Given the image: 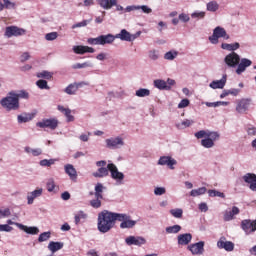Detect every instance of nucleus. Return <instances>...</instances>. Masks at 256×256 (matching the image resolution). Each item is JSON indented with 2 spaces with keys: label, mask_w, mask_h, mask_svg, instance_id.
<instances>
[{
  "label": "nucleus",
  "mask_w": 256,
  "mask_h": 256,
  "mask_svg": "<svg viewBox=\"0 0 256 256\" xmlns=\"http://www.w3.org/2000/svg\"><path fill=\"white\" fill-rule=\"evenodd\" d=\"M115 39H120V41H127L131 43V34L126 29H122L120 33L114 35Z\"/></svg>",
  "instance_id": "29"
},
{
  "label": "nucleus",
  "mask_w": 256,
  "mask_h": 256,
  "mask_svg": "<svg viewBox=\"0 0 256 256\" xmlns=\"http://www.w3.org/2000/svg\"><path fill=\"white\" fill-rule=\"evenodd\" d=\"M178 18L182 23H189V21H191V18L186 13L179 14Z\"/></svg>",
  "instance_id": "61"
},
{
  "label": "nucleus",
  "mask_w": 256,
  "mask_h": 256,
  "mask_svg": "<svg viewBox=\"0 0 256 256\" xmlns=\"http://www.w3.org/2000/svg\"><path fill=\"white\" fill-rule=\"evenodd\" d=\"M148 57L151 61H157L161 55L159 54V50L152 49L148 52Z\"/></svg>",
  "instance_id": "44"
},
{
  "label": "nucleus",
  "mask_w": 256,
  "mask_h": 256,
  "mask_svg": "<svg viewBox=\"0 0 256 256\" xmlns=\"http://www.w3.org/2000/svg\"><path fill=\"white\" fill-rule=\"evenodd\" d=\"M57 159H43L39 162L41 167H51V165H55Z\"/></svg>",
  "instance_id": "48"
},
{
  "label": "nucleus",
  "mask_w": 256,
  "mask_h": 256,
  "mask_svg": "<svg viewBox=\"0 0 256 256\" xmlns=\"http://www.w3.org/2000/svg\"><path fill=\"white\" fill-rule=\"evenodd\" d=\"M223 63L227 69H236V74L241 75L247 71V67L253 65V61L249 58H241L237 52L228 53L224 59Z\"/></svg>",
  "instance_id": "1"
},
{
  "label": "nucleus",
  "mask_w": 256,
  "mask_h": 256,
  "mask_svg": "<svg viewBox=\"0 0 256 256\" xmlns=\"http://www.w3.org/2000/svg\"><path fill=\"white\" fill-rule=\"evenodd\" d=\"M36 127H39L40 129H51L52 131H55V129L59 127V120L56 118L42 119L36 123Z\"/></svg>",
  "instance_id": "8"
},
{
  "label": "nucleus",
  "mask_w": 256,
  "mask_h": 256,
  "mask_svg": "<svg viewBox=\"0 0 256 256\" xmlns=\"http://www.w3.org/2000/svg\"><path fill=\"white\" fill-rule=\"evenodd\" d=\"M208 195L209 197H220L221 199H225V194L218 190H208Z\"/></svg>",
  "instance_id": "54"
},
{
  "label": "nucleus",
  "mask_w": 256,
  "mask_h": 256,
  "mask_svg": "<svg viewBox=\"0 0 256 256\" xmlns=\"http://www.w3.org/2000/svg\"><path fill=\"white\" fill-rule=\"evenodd\" d=\"M27 33V30L23 28H19L17 26H8L5 30V37H21V35H25Z\"/></svg>",
  "instance_id": "14"
},
{
  "label": "nucleus",
  "mask_w": 256,
  "mask_h": 256,
  "mask_svg": "<svg viewBox=\"0 0 256 256\" xmlns=\"http://www.w3.org/2000/svg\"><path fill=\"white\" fill-rule=\"evenodd\" d=\"M189 103H190L189 99L187 98L182 99L178 104V109H185V107H189Z\"/></svg>",
  "instance_id": "64"
},
{
  "label": "nucleus",
  "mask_w": 256,
  "mask_h": 256,
  "mask_svg": "<svg viewBox=\"0 0 256 256\" xmlns=\"http://www.w3.org/2000/svg\"><path fill=\"white\" fill-rule=\"evenodd\" d=\"M35 114L31 113H23L17 116L18 123H29V121H33Z\"/></svg>",
  "instance_id": "31"
},
{
  "label": "nucleus",
  "mask_w": 256,
  "mask_h": 256,
  "mask_svg": "<svg viewBox=\"0 0 256 256\" xmlns=\"http://www.w3.org/2000/svg\"><path fill=\"white\" fill-rule=\"evenodd\" d=\"M36 85H37V87H39V89H47V90L50 89L49 85L47 84V81L44 79L38 80L36 82Z\"/></svg>",
  "instance_id": "55"
},
{
  "label": "nucleus",
  "mask_w": 256,
  "mask_h": 256,
  "mask_svg": "<svg viewBox=\"0 0 256 256\" xmlns=\"http://www.w3.org/2000/svg\"><path fill=\"white\" fill-rule=\"evenodd\" d=\"M73 51L77 55H85V53H95V48L89 46H73Z\"/></svg>",
  "instance_id": "23"
},
{
  "label": "nucleus",
  "mask_w": 256,
  "mask_h": 256,
  "mask_svg": "<svg viewBox=\"0 0 256 256\" xmlns=\"http://www.w3.org/2000/svg\"><path fill=\"white\" fill-rule=\"evenodd\" d=\"M244 183H247L249 185L250 191L256 192V174L254 173H246L242 177Z\"/></svg>",
  "instance_id": "18"
},
{
  "label": "nucleus",
  "mask_w": 256,
  "mask_h": 256,
  "mask_svg": "<svg viewBox=\"0 0 256 256\" xmlns=\"http://www.w3.org/2000/svg\"><path fill=\"white\" fill-rule=\"evenodd\" d=\"M239 213V207L233 206L232 210H226L224 212V221H233V219H235V215H239Z\"/></svg>",
  "instance_id": "24"
},
{
  "label": "nucleus",
  "mask_w": 256,
  "mask_h": 256,
  "mask_svg": "<svg viewBox=\"0 0 256 256\" xmlns=\"http://www.w3.org/2000/svg\"><path fill=\"white\" fill-rule=\"evenodd\" d=\"M165 193H167V190L165 189V187H156L154 189V195L161 196V195H165Z\"/></svg>",
  "instance_id": "63"
},
{
  "label": "nucleus",
  "mask_w": 256,
  "mask_h": 256,
  "mask_svg": "<svg viewBox=\"0 0 256 256\" xmlns=\"http://www.w3.org/2000/svg\"><path fill=\"white\" fill-rule=\"evenodd\" d=\"M126 245H136L138 247H141V245H145L147 243V240L144 237L141 236H128L125 239Z\"/></svg>",
  "instance_id": "17"
},
{
  "label": "nucleus",
  "mask_w": 256,
  "mask_h": 256,
  "mask_svg": "<svg viewBox=\"0 0 256 256\" xmlns=\"http://www.w3.org/2000/svg\"><path fill=\"white\" fill-rule=\"evenodd\" d=\"M63 246H64L63 242L50 241L48 244V249L49 251H51V253H57V251H61Z\"/></svg>",
  "instance_id": "32"
},
{
  "label": "nucleus",
  "mask_w": 256,
  "mask_h": 256,
  "mask_svg": "<svg viewBox=\"0 0 256 256\" xmlns=\"http://www.w3.org/2000/svg\"><path fill=\"white\" fill-rule=\"evenodd\" d=\"M49 239H51V232H43L39 235L38 242L43 243L45 241H49Z\"/></svg>",
  "instance_id": "51"
},
{
  "label": "nucleus",
  "mask_w": 256,
  "mask_h": 256,
  "mask_svg": "<svg viewBox=\"0 0 256 256\" xmlns=\"http://www.w3.org/2000/svg\"><path fill=\"white\" fill-rule=\"evenodd\" d=\"M157 165L167 166L169 169H175V165H177V160H175L171 156H161L157 162Z\"/></svg>",
  "instance_id": "15"
},
{
  "label": "nucleus",
  "mask_w": 256,
  "mask_h": 256,
  "mask_svg": "<svg viewBox=\"0 0 256 256\" xmlns=\"http://www.w3.org/2000/svg\"><path fill=\"white\" fill-rule=\"evenodd\" d=\"M240 227L244 231L245 235H251L256 232V219H244L241 221Z\"/></svg>",
  "instance_id": "11"
},
{
  "label": "nucleus",
  "mask_w": 256,
  "mask_h": 256,
  "mask_svg": "<svg viewBox=\"0 0 256 256\" xmlns=\"http://www.w3.org/2000/svg\"><path fill=\"white\" fill-rule=\"evenodd\" d=\"M207 11H210V13H215L216 11H219V3L217 1L213 0L206 4Z\"/></svg>",
  "instance_id": "36"
},
{
  "label": "nucleus",
  "mask_w": 256,
  "mask_h": 256,
  "mask_svg": "<svg viewBox=\"0 0 256 256\" xmlns=\"http://www.w3.org/2000/svg\"><path fill=\"white\" fill-rule=\"evenodd\" d=\"M207 193L206 187H200L198 189H193L190 191L191 197H199L200 195H205Z\"/></svg>",
  "instance_id": "38"
},
{
  "label": "nucleus",
  "mask_w": 256,
  "mask_h": 256,
  "mask_svg": "<svg viewBox=\"0 0 256 256\" xmlns=\"http://www.w3.org/2000/svg\"><path fill=\"white\" fill-rule=\"evenodd\" d=\"M205 15H206L205 11H194L191 14V18L199 21V19H205Z\"/></svg>",
  "instance_id": "52"
},
{
  "label": "nucleus",
  "mask_w": 256,
  "mask_h": 256,
  "mask_svg": "<svg viewBox=\"0 0 256 256\" xmlns=\"http://www.w3.org/2000/svg\"><path fill=\"white\" fill-rule=\"evenodd\" d=\"M59 37V33L57 32H50L45 35L46 41H55Z\"/></svg>",
  "instance_id": "56"
},
{
  "label": "nucleus",
  "mask_w": 256,
  "mask_h": 256,
  "mask_svg": "<svg viewBox=\"0 0 256 256\" xmlns=\"http://www.w3.org/2000/svg\"><path fill=\"white\" fill-rule=\"evenodd\" d=\"M0 105L5 111H19L21 109V103L17 98V92L10 91L5 97L0 99Z\"/></svg>",
  "instance_id": "3"
},
{
  "label": "nucleus",
  "mask_w": 256,
  "mask_h": 256,
  "mask_svg": "<svg viewBox=\"0 0 256 256\" xmlns=\"http://www.w3.org/2000/svg\"><path fill=\"white\" fill-rule=\"evenodd\" d=\"M94 191V197H103V191H105V186H103L102 183H97Z\"/></svg>",
  "instance_id": "40"
},
{
  "label": "nucleus",
  "mask_w": 256,
  "mask_h": 256,
  "mask_svg": "<svg viewBox=\"0 0 256 256\" xmlns=\"http://www.w3.org/2000/svg\"><path fill=\"white\" fill-rule=\"evenodd\" d=\"M170 214L172 215V217H175V219H181V217H183V209L181 208L171 209Z\"/></svg>",
  "instance_id": "47"
},
{
  "label": "nucleus",
  "mask_w": 256,
  "mask_h": 256,
  "mask_svg": "<svg viewBox=\"0 0 256 256\" xmlns=\"http://www.w3.org/2000/svg\"><path fill=\"white\" fill-rule=\"evenodd\" d=\"M93 21L92 18L88 19V20H83L82 22H78L74 25H72V29H79L81 27H87V25H89V23H91Z\"/></svg>",
  "instance_id": "49"
},
{
  "label": "nucleus",
  "mask_w": 256,
  "mask_h": 256,
  "mask_svg": "<svg viewBox=\"0 0 256 256\" xmlns=\"http://www.w3.org/2000/svg\"><path fill=\"white\" fill-rule=\"evenodd\" d=\"M97 3L102 7V9L109 11V9L117 5V0H97Z\"/></svg>",
  "instance_id": "25"
},
{
  "label": "nucleus",
  "mask_w": 256,
  "mask_h": 256,
  "mask_svg": "<svg viewBox=\"0 0 256 256\" xmlns=\"http://www.w3.org/2000/svg\"><path fill=\"white\" fill-rule=\"evenodd\" d=\"M240 47H241V44H239V42H235L232 44H229V43L221 44V49H223L224 51H230V53H235V51H237V49H239Z\"/></svg>",
  "instance_id": "27"
},
{
  "label": "nucleus",
  "mask_w": 256,
  "mask_h": 256,
  "mask_svg": "<svg viewBox=\"0 0 256 256\" xmlns=\"http://www.w3.org/2000/svg\"><path fill=\"white\" fill-rule=\"evenodd\" d=\"M20 231H24L27 235H39V228L37 226H26L23 224H16Z\"/></svg>",
  "instance_id": "20"
},
{
  "label": "nucleus",
  "mask_w": 256,
  "mask_h": 256,
  "mask_svg": "<svg viewBox=\"0 0 256 256\" xmlns=\"http://www.w3.org/2000/svg\"><path fill=\"white\" fill-rule=\"evenodd\" d=\"M181 231V225L179 224H176V225H173V226H168L165 228V232L168 234V235H177V233H179Z\"/></svg>",
  "instance_id": "33"
},
{
  "label": "nucleus",
  "mask_w": 256,
  "mask_h": 256,
  "mask_svg": "<svg viewBox=\"0 0 256 256\" xmlns=\"http://www.w3.org/2000/svg\"><path fill=\"white\" fill-rule=\"evenodd\" d=\"M225 85H227V74H224L220 80H213L209 87L211 89H224Z\"/></svg>",
  "instance_id": "21"
},
{
  "label": "nucleus",
  "mask_w": 256,
  "mask_h": 256,
  "mask_svg": "<svg viewBox=\"0 0 256 256\" xmlns=\"http://www.w3.org/2000/svg\"><path fill=\"white\" fill-rule=\"evenodd\" d=\"M0 231L4 233H11V231H13V227L9 226V224H0Z\"/></svg>",
  "instance_id": "57"
},
{
  "label": "nucleus",
  "mask_w": 256,
  "mask_h": 256,
  "mask_svg": "<svg viewBox=\"0 0 256 256\" xmlns=\"http://www.w3.org/2000/svg\"><path fill=\"white\" fill-rule=\"evenodd\" d=\"M117 212L103 210L98 214L97 229L100 233H109L115 227Z\"/></svg>",
  "instance_id": "2"
},
{
  "label": "nucleus",
  "mask_w": 256,
  "mask_h": 256,
  "mask_svg": "<svg viewBox=\"0 0 256 256\" xmlns=\"http://www.w3.org/2000/svg\"><path fill=\"white\" fill-rule=\"evenodd\" d=\"M93 63L88 61V62H84V63H76L72 66V68L74 69H87V67H93Z\"/></svg>",
  "instance_id": "46"
},
{
  "label": "nucleus",
  "mask_w": 256,
  "mask_h": 256,
  "mask_svg": "<svg viewBox=\"0 0 256 256\" xmlns=\"http://www.w3.org/2000/svg\"><path fill=\"white\" fill-rule=\"evenodd\" d=\"M245 131L249 137H255L256 136V127L254 125H247L245 128Z\"/></svg>",
  "instance_id": "50"
},
{
  "label": "nucleus",
  "mask_w": 256,
  "mask_h": 256,
  "mask_svg": "<svg viewBox=\"0 0 256 256\" xmlns=\"http://www.w3.org/2000/svg\"><path fill=\"white\" fill-rule=\"evenodd\" d=\"M87 43L89 45H113L115 43V35L113 34H106L100 35L96 38H88Z\"/></svg>",
  "instance_id": "4"
},
{
  "label": "nucleus",
  "mask_w": 256,
  "mask_h": 256,
  "mask_svg": "<svg viewBox=\"0 0 256 256\" xmlns=\"http://www.w3.org/2000/svg\"><path fill=\"white\" fill-rule=\"evenodd\" d=\"M78 90L77 83H72L65 88L64 92H66L67 95H75Z\"/></svg>",
  "instance_id": "39"
},
{
  "label": "nucleus",
  "mask_w": 256,
  "mask_h": 256,
  "mask_svg": "<svg viewBox=\"0 0 256 256\" xmlns=\"http://www.w3.org/2000/svg\"><path fill=\"white\" fill-rule=\"evenodd\" d=\"M103 201V196H94V199L90 200V207L93 209H100L102 202Z\"/></svg>",
  "instance_id": "34"
},
{
  "label": "nucleus",
  "mask_w": 256,
  "mask_h": 256,
  "mask_svg": "<svg viewBox=\"0 0 256 256\" xmlns=\"http://www.w3.org/2000/svg\"><path fill=\"white\" fill-rule=\"evenodd\" d=\"M48 193H53L55 191V179L49 178L46 183Z\"/></svg>",
  "instance_id": "53"
},
{
  "label": "nucleus",
  "mask_w": 256,
  "mask_h": 256,
  "mask_svg": "<svg viewBox=\"0 0 256 256\" xmlns=\"http://www.w3.org/2000/svg\"><path fill=\"white\" fill-rule=\"evenodd\" d=\"M105 143L107 149H121V147H125V140L121 136L107 138Z\"/></svg>",
  "instance_id": "9"
},
{
  "label": "nucleus",
  "mask_w": 256,
  "mask_h": 256,
  "mask_svg": "<svg viewBox=\"0 0 256 256\" xmlns=\"http://www.w3.org/2000/svg\"><path fill=\"white\" fill-rule=\"evenodd\" d=\"M220 137L219 132H212L207 138L201 140V145L205 149H212V147H215V141H219Z\"/></svg>",
  "instance_id": "10"
},
{
  "label": "nucleus",
  "mask_w": 256,
  "mask_h": 256,
  "mask_svg": "<svg viewBox=\"0 0 256 256\" xmlns=\"http://www.w3.org/2000/svg\"><path fill=\"white\" fill-rule=\"evenodd\" d=\"M11 215V210L9 208L0 209V219H5Z\"/></svg>",
  "instance_id": "58"
},
{
  "label": "nucleus",
  "mask_w": 256,
  "mask_h": 256,
  "mask_svg": "<svg viewBox=\"0 0 256 256\" xmlns=\"http://www.w3.org/2000/svg\"><path fill=\"white\" fill-rule=\"evenodd\" d=\"M43 195V188H38L30 193L27 194V204L28 205H33L35 199L37 197H41Z\"/></svg>",
  "instance_id": "22"
},
{
  "label": "nucleus",
  "mask_w": 256,
  "mask_h": 256,
  "mask_svg": "<svg viewBox=\"0 0 256 256\" xmlns=\"http://www.w3.org/2000/svg\"><path fill=\"white\" fill-rule=\"evenodd\" d=\"M252 101L253 100L251 98H242L238 100L236 105L237 113H239L240 115H243V113H247V111H249V107L251 106Z\"/></svg>",
  "instance_id": "12"
},
{
  "label": "nucleus",
  "mask_w": 256,
  "mask_h": 256,
  "mask_svg": "<svg viewBox=\"0 0 256 256\" xmlns=\"http://www.w3.org/2000/svg\"><path fill=\"white\" fill-rule=\"evenodd\" d=\"M154 87H156V89H159L160 91H171V87L167 86V82L165 80L162 79H156L153 82Z\"/></svg>",
  "instance_id": "26"
},
{
  "label": "nucleus",
  "mask_w": 256,
  "mask_h": 256,
  "mask_svg": "<svg viewBox=\"0 0 256 256\" xmlns=\"http://www.w3.org/2000/svg\"><path fill=\"white\" fill-rule=\"evenodd\" d=\"M177 55H179V52L175 50L168 51L164 54V59H166V61H173L177 59Z\"/></svg>",
  "instance_id": "42"
},
{
  "label": "nucleus",
  "mask_w": 256,
  "mask_h": 256,
  "mask_svg": "<svg viewBox=\"0 0 256 256\" xmlns=\"http://www.w3.org/2000/svg\"><path fill=\"white\" fill-rule=\"evenodd\" d=\"M57 109L58 111H60V113H63L65 115L68 123L75 121V117L71 115V109L65 108L62 105H58Z\"/></svg>",
  "instance_id": "28"
},
{
  "label": "nucleus",
  "mask_w": 256,
  "mask_h": 256,
  "mask_svg": "<svg viewBox=\"0 0 256 256\" xmlns=\"http://www.w3.org/2000/svg\"><path fill=\"white\" fill-rule=\"evenodd\" d=\"M227 245V241L225 237H221L217 242L218 249H225Z\"/></svg>",
  "instance_id": "62"
},
{
  "label": "nucleus",
  "mask_w": 256,
  "mask_h": 256,
  "mask_svg": "<svg viewBox=\"0 0 256 256\" xmlns=\"http://www.w3.org/2000/svg\"><path fill=\"white\" fill-rule=\"evenodd\" d=\"M136 97H149L151 90L147 88H140L135 92Z\"/></svg>",
  "instance_id": "41"
},
{
  "label": "nucleus",
  "mask_w": 256,
  "mask_h": 256,
  "mask_svg": "<svg viewBox=\"0 0 256 256\" xmlns=\"http://www.w3.org/2000/svg\"><path fill=\"white\" fill-rule=\"evenodd\" d=\"M211 133H215V131H211V130H200L198 132H196L194 134V136L196 137V139H203L205 137V139H207Z\"/></svg>",
  "instance_id": "37"
},
{
  "label": "nucleus",
  "mask_w": 256,
  "mask_h": 256,
  "mask_svg": "<svg viewBox=\"0 0 256 256\" xmlns=\"http://www.w3.org/2000/svg\"><path fill=\"white\" fill-rule=\"evenodd\" d=\"M191 241H193V235L191 233H184V234H179L177 236V243L179 247H186L191 244Z\"/></svg>",
  "instance_id": "16"
},
{
  "label": "nucleus",
  "mask_w": 256,
  "mask_h": 256,
  "mask_svg": "<svg viewBox=\"0 0 256 256\" xmlns=\"http://www.w3.org/2000/svg\"><path fill=\"white\" fill-rule=\"evenodd\" d=\"M64 171L73 183H77V169H75V166H73V164H66L64 166Z\"/></svg>",
  "instance_id": "19"
},
{
  "label": "nucleus",
  "mask_w": 256,
  "mask_h": 256,
  "mask_svg": "<svg viewBox=\"0 0 256 256\" xmlns=\"http://www.w3.org/2000/svg\"><path fill=\"white\" fill-rule=\"evenodd\" d=\"M4 9H15L16 4L15 2H11V0H3Z\"/></svg>",
  "instance_id": "59"
},
{
  "label": "nucleus",
  "mask_w": 256,
  "mask_h": 256,
  "mask_svg": "<svg viewBox=\"0 0 256 256\" xmlns=\"http://www.w3.org/2000/svg\"><path fill=\"white\" fill-rule=\"evenodd\" d=\"M208 39L210 43H212V45H217V43H219V39H225V41H227L230 39V36L229 34H227V31L225 30V28L221 26H217L213 30V34L209 36Z\"/></svg>",
  "instance_id": "5"
},
{
  "label": "nucleus",
  "mask_w": 256,
  "mask_h": 256,
  "mask_svg": "<svg viewBox=\"0 0 256 256\" xmlns=\"http://www.w3.org/2000/svg\"><path fill=\"white\" fill-rule=\"evenodd\" d=\"M36 77L38 79H52L53 78V73H51L47 70H44V71L38 72L36 74Z\"/></svg>",
  "instance_id": "43"
},
{
  "label": "nucleus",
  "mask_w": 256,
  "mask_h": 256,
  "mask_svg": "<svg viewBox=\"0 0 256 256\" xmlns=\"http://www.w3.org/2000/svg\"><path fill=\"white\" fill-rule=\"evenodd\" d=\"M17 99H29V93L25 90H21L19 93H16Z\"/></svg>",
  "instance_id": "60"
},
{
  "label": "nucleus",
  "mask_w": 256,
  "mask_h": 256,
  "mask_svg": "<svg viewBox=\"0 0 256 256\" xmlns=\"http://www.w3.org/2000/svg\"><path fill=\"white\" fill-rule=\"evenodd\" d=\"M108 169L112 179L116 181V185H123L125 174H123V172H119V169L113 163L108 164Z\"/></svg>",
  "instance_id": "7"
},
{
  "label": "nucleus",
  "mask_w": 256,
  "mask_h": 256,
  "mask_svg": "<svg viewBox=\"0 0 256 256\" xmlns=\"http://www.w3.org/2000/svg\"><path fill=\"white\" fill-rule=\"evenodd\" d=\"M120 221V229H133L137 225L136 220H131V216L123 213L117 214V220Z\"/></svg>",
  "instance_id": "6"
},
{
  "label": "nucleus",
  "mask_w": 256,
  "mask_h": 256,
  "mask_svg": "<svg viewBox=\"0 0 256 256\" xmlns=\"http://www.w3.org/2000/svg\"><path fill=\"white\" fill-rule=\"evenodd\" d=\"M192 255H203L205 253V241H199L187 246Z\"/></svg>",
  "instance_id": "13"
},
{
  "label": "nucleus",
  "mask_w": 256,
  "mask_h": 256,
  "mask_svg": "<svg viewBox=\"0 0 256 256\" xmlns=\"http://www.w3.org/2000/svg\"><path fill=\"white\" fill-rule=\"evenodd\" d=\"M81 219H87V213H85L84 211H79L75 215L74 217L75 225H79V223H81Z\"/></svg>",
  "instance_id": "45"
},
{
  "label": "nucleus",
  "mask_w": 256,
  "mask_h": 256,
  "mask_svg": "<svg viewBox=\"0 0 256 256\" xmlns=\"http://www.w3.org/2000/svg\"><path fill=\"white\" fill-rule=\"evenodd\" d=\"M93 177L98 179H103V177H107L109 175V164L107 167H101L96 172H93Z\"/></svg>",
  "instance_id": "30"
},
{
  "label": "nucleus",
  "mask_w": 256,
  "mask_h": 256,
  "mask_svg": "<svg viewBox=\"0 0 256 256\" xmlns=\"http://www.w3.org/2000/svg\"><path fill=\"white\" fill-rule=\"evenodd\" d=\"M193 123H195V121L185 119L182 122L176 123V127L180 130H183V129H187V127H191V125H193Z\"/></svg>",
  "instance_id": "35"
}]
</instances>
